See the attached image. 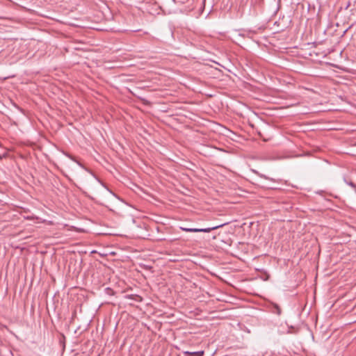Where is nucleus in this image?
Returning a JSON list of instances; mask_svg holds the SVG:
<instances>
[{
	"label": "nucleus",
	"mask_w": 356,
	"mask_h": 356,
	"mask_svg": "<svg viewBox=\"0 0 356 356\" xmlns=\"http://www.w3.org/2000/svg\"><path fill=\"white\" fill-rule=\"evenodd\" d=\"M204 352L203 350L197 352H188L186 351L184 353V356H203Z\"/></svg>",
	"instance_id": "obj_2"
},
{
	"label": "nucleus",
	"mask_w": 356,
	"mask_h": 356,
	"mask_svg": "<svg viewBox=\"0 0 356 356\" xmlns=\"http://www.w3.org/2000/svg\"><path fill=\"white\" fill-rule=\"evenodd\" d=\"M274 308H275L274 312L276 313L278 315H280L281 314V309H280V307L277 305H274Z\"/></svg>",
	"instance_id": "obj_3"
},
{
	"label": "nucleus",
	"mask_w": 356,
	"mask_h": 356,
	"mask_svg": "<svg viewBox=\"0 0 356 356\" xmlns=\"http://www.w3.org/2000/svg\"><path fill=\"white\" fill-rule=\"evenodd\" d=\"M344 181L348 185L350 186L352 188H356L355 184L353 181H348L346 179H344Z\"/></svg>",
	"instance_id": "obj_4"
},
{
	"label": "nucleus",
	"mask_w": 356,
	"mask_h": 356,
	"mask_svg": "<svg viewBox=\"0 0 356 356\" xmlns=\"http://www.w3.org/2000/svg\"><path fill=\"white\" fill-rule=\"evenodd\" d=\"M225 224H222V225H216V226H213V227H206V228H187V227H181V229L183 230V231H185L186 232H206V233H208V232H210L212 230H215L219 227H221L222 226H224Z\"/></svg>",
	"instance_id": "obj_1"
}]
</instances>
